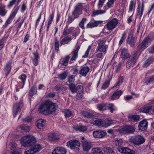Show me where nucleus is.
I'll list each match as a JSON object with an SVG mask.
<instances>
[{
    "instance_id": "obj_1",
    "label": "nucleus",
    "mask_w": 154,
    "mask_h": 154,
    "mask_svg": "<svg viewBox=\"0 0 154 154\" xmlns=\"http://www.w3.org/2000/svg\"><path fill=\"white\" fill-rule=\"evenodd\" d=\"M57 107L56 103H52L50 101H47L40 105L38 110L40 113L48 115L55 111Z\"/></svg>"
},
{
    "instance_id": "obj_2",
    "label": "nucleus",
    "mask_w": 154,
    "mask_h": 154,
    "mask_svg": "<svg viewBox=\"0 0 154 154\" xmlns=\"http://www.w3.org/2000/svg\"><path fill=\"white\" fill-rule=\"evenodd\" d=\"M20 143L24 147H30L36 142V138L32 135H28L22 137L20 140Z\"/></svg>"
},
{
    "instance_id": "obj_3",
    "label": "nucleus",
    "mask_w": 154,
    "mask_h": 154,
    "mask_svg": "<svg viewBox=\"0 0 154 154\" xmlns=\"http://www.w3.org/2000/svg\"><path fill=\"white\" fill-rule=\"evenodd\" d=\"M114 143L118 151L124 154H136V152L128 147H125L122 146V141L121 139L116 140Z\"/></svg>"
},
{
    "instance_id": "obj_4",
    "label": "nucleus",
    "mask_w": 154,
    "mask_h": 154,
    "mask_svg": "<svg viewBox=\"0 0 154 154\" xmlns=\"http://www.w3.org/2000/svg\"><path fill=\"white\" fill-rule=\"evenodd\" d=\"M70 90L73 94L76 93H77V96L79 98H82L83 94V86L80 85L77 86L75 85L73 83L68 85Z\"/></svg>"
},
{
    "instance_id": "obj_5",
    "label": "nucleus",
    "mask_w": 154,
    "mask_h": 154,
    "mask_svg": "<svg viewBox=\"0 0 154 154\" xmlns=\"http://www.w3.org/2000/svg\"><path fill=\"white\" fill-rule=\"evenodd\" d=\"M130 141L134 145L139 146L144 143L145 141L144 137L141 135H137L131 137Z\"/></svg>"
},
{
    "instance_id": "obj_6",
    "label": "nucleus",
    "mask_w": 154,
    "mask_h": 154,
    "mask_svg": "<svg viewBox=\"0 0 154 154\" xmlns=\"http://www.w3.org/2000/svg\"><path fill=\"white\" fill-rule=\"evenodd\" d=\"M152 40L150 36H148L144 38L142 43L138 46V49L142 51H143L150 45Z\"/></svg>"
},
{
    "instance_id": "obj_7",
    "label": "nucleus",
    "mask_w": 154,
    "mask_h": 154,
    "mask_svg": "<svg viewBox=\"0 0 154 154\" xmlns=\"http://www.w3.org/2000/svg\"><path fill=\"white\" fill-rule=\"evenodd\" d=\"M42 148V145L39 144L34 145L31 146L30 149L24 152L25 154H34L38 152Z\"/></svg>"
},
{
    "instance_id": "obj_8",
    "label": "nucleus",
    "mask_w": 154,
    "mask_h": 154,
    "mask_svg": "<svg viewBox=\"0 0 154 154\" xmlns=\"http://www.w3.org/2000/svg\"><path fill=\"white\" fill-rule=\"evenodd\" d=\"M80 145V142L76 140H71L66 143V146L72 150H77Z\"/></svg>"
},
{
    "instance_id": "obj_9",
    "label": "nucleus",
    "mask_w": 154,
    "mask_h": 154,
    "mask_svg": "<svg viewBox=\"0 0 154 154\" xmlns=\"http://www.w3.org/2000/svg\"><path fill=\"white\" fill-rule=\"evenodd\" d=\"M19 8V7L17 5L15 6L14 8L11 11L9 17L5 23V25H6V26H7L8 25L10 24L12 21L17 14Z\"/></svg>"
},
{
    "instance_id": "obj_10",
    "label": "nucleus",
    "mask_w": 154,
    "mask_h": 154,
    "mask_svg": "<svg viewBox=\"0 0 154 154\" xmlns=\"http://www.w3.org/2000/svg\"><path fill=\"white\" fill-rule=\"evenodd\" d=\"M135 131L134 128L131 126H126L120 128L119 133L122 134H128L133 133Z\"/></svg>"
},
{
    "instance_id": "obj_11",
    "label": "nucleus",
    "mask_w": 154,
    "mask_h": 154,
    "mask_svg": "<svg viewBox=\"0 0 154 154\" xmlns=\"http://www.w3.org/2000/svg\"><path fill=\"white\" fill-rule=\"evenodd\" d=\"M98 46L96 50L97 52H105L106 50V48L105 45V41L100 39L97 41Z\"/></svg>"
},
{
    "instance_id": "obj_12",
    "label": "nucleus",
    "mask_w": 154,
    "mask_h": 154,
    "mask_svg": "<svg viewBox=\"0 0 154 154\" xmlns=\"http://www.w3.org/2000/svg\"><path fill=\"white\" fill-rule=\"evenodd\" d=\"M118 21L116 18H114L109 21L105 26L109 30H112L118 24Z\"/></svg>"
},
{
    "instance_id": "obj_13",
    "label": "nucleus",
    "mask_w": 154,
    "mask_h": 154,
    "mask_svg": "<svg viewBox=\"0 0 154 154\" xmlns=\"http://www.w3.org/2000/svg\"><path fill=\"white\" fill-rule=\"evenodd\" d=\"M23 106V103L22 101L17 103L14 104L13 106V112L14 118L15 117L18 112H20L21 108Z\"/></svg>"
},
{
    "instance_id": "obj_14",
    "label": "nucleus",
    "mask_w": 154,
    "mask_h": 154,
    "mask_svg": "<svg viewBox=\"0 0 154 154\" xmlns=\"http://www.w3.org/2000/svg\"><path fill=\"white\" fill-rule=\"evenodd\" d=\"M93 134L94 137L100 138L104 137L107 134L105 130H99L94 131Z\"/></svg>"
},
{
    "instance_id": "obj_15",
    "label": "nucleus",
    "mask_w": 154,
    "mask_h": 154,
    "mask_svg": "<svg viewBox=\"0 0 154 154\" xmlns=\"http://www.w3.org/2000/svg\"><path fill=\"white\" fill-rule=\"evenodd\" d=\"M82 143L83 150L85 152H88L93 146L92 142L88 140L82 142Z\"/></svg>"
},
{
    "instance_id": "obj_16",
    "label": "nucleus",
    "mask_w": 154,
    "mask_h": 154,
    "mask_svg": "<svg viewBox=\"0 0 154 154\" xmlns=\"http://www.w3.org/2000/svg\"><path fill=\"white\" fill-rule=\"evenodd\" d=\"M80 48V47L79 46H76L75 49L72 51L71 54L69 55L70 57L72 56L70 59L71 60H75L76 58L78 56V52Z\"/></svg>"
},
{
    "instance_id": "obj_17",
    "label": "nucleus",
    "mask_w": 154,
    "mask_h": 154,
    "mask_svg": "<svg viewBox=\"0 0 154 154\" xmlns=\"http://www.w3.org/2000/svg\"><path fill=\"white\" fill-rule=\"evenodd\" d=\"M66 149L63 147H57L55 148L52 152V154H66Z\"/></svg>"
},
{
    "instance_id": "obj_18",
    "label": "nucleus",
    "mask_w": 154,
    "mask_h": 154,
    "mask_svg": "<svg viewBox=\"0 0 154 154\" xmlns=\"http://www.w3.org/2000/svg\"><path fill=\"white\" fill-rule=\"evenodd\" d=\"M148 125V122L146 120H143L139 123L138 127L139 130L142 131L147 129Z\"/></svg>"
},
{
    "instance_id": "obj_19",
    "label": "nucleus",
    "mask_w": 154,
    "mask_h": 154,
    "mask_svg": "<svg viewBox=\"0 0 154 154\" xmlns=\"http://www.w3.org/2000/svg\"><path fill=\"white\" fill-rule=\"evenodd\" d=\"M144 4L143 1V0L141 3H139L137 9V15L139 16L140 18H141L144 11Z\"/></svg>"
},
{
    "instance_id": "obj_20",
    "label": "nucleus",
    "mask_w": 154,
    "mask_h": 154,
    "mask_svg": "<svg viewBox=\"0 0 154 154\" xmlns=\"http://www.w3.org/2000/svg\"><path fill=\"white\" fill-rule=\"evenodd\" d=\"M90 69L88 66H84L82 67L79 70V74L82 76L85 77L89 72Z\"/></svg>"
},
{
    "instance_id": "obj_21",
    "label": "nucleus",
    "mask_w": 154,
    "mask_h": 154,
    "mask_svg": "<svg viewBox=\"0 0 154 154\" xmlns=\"http://www.w3.org/2000/svg\"><path fill=\"white\" fill-rule=\"evenodd\" d=\"M121 51L120 56L123 60L127 59L129 58L130 55L127 49L123 48L121 50Z\"/></svg>"
},
{
    "instance_id": "obj_22",
    "label": "nucleus",
    "mask_w": 154,
    "mask_h": 154,
    "mask_svg": "<svg viewBox=\"0 0 154 154\" xmlns=\"http://www.w3.org/2000/svg\"><path fill=\"white\" fill-rule=\"evenodd\" d=\"M72 39L71 37L66 36L62 38L60 41V46L65 44H68L70 43Z\"/></svg>"
},
{
    "instance_id": "obj_23",
    "label": "nucleus",
    "mask_w": 154,
    "mask_h": 154,
    "mask_svg": "<svg viewBox=\"0 0 154 154\" xmlns=\"http://www.w3.org/2000/svg\"><path fill=\"white\" fill-rule=\"evenodd\" d=\"M123 92L121 90L116 91L110 97V99L111 100H114L118 99L122 94Z\"/></svg>"
},
{
    "instance_id": "obj_24",
    "label": "nucleus",
    "mask_w": 154,
    "mask_h": 154,
    "mask_svg": "<svg viewBox=\"0 0 154 154\" xmlns=\"http://www.w3.org/2000/svg\"><path fill=\"white\" fill-rule=\"evenodd\" d=\"M103 23L102 21H95L94 22H90L87 25L86 28H92L97 26L99 24H101Z\"/></svg>"
},
{
    "instance_id": "obj_25",
    "label": "nucleus",
    "mask_w": 154,
    "mask_h": 154,
    "mask_svg": "<svg viewBox=\"0 0 154 154\" xmlns=\"http://www.w3.org/2000/svg\"><path fill=\"white\" fill-rule=\"evenodd\" d=\"M127 43L131 47H133L135 45V38L133 37L132 34L130 33L129 35L127 40Z\"/></svg>"
},
{
    "instance_id": "obj_26",
    "label": "nucleus",
    "mask_w": 154,
    "mask_h": 154,
    "mask_svg": "<svg viewBox=\"0 0 154 154\" xmlns=\"http://www.w3.org/2000/svg\"><path fill=\"white\" fill-rule=\"evenodd\" d=\"M46 124V121L44 119H40L38 120L36 122L37 127L39 129H43Z\"/></svg>"
},
{
    "instance_id": "obj_27",
    "label": "nucleus",
    "mask_w": 154,
    "mask_h": 154,
    "mask_svg": "<svg viewBox=\"0 0 154 154\" xmlns=\"http://www.w3.org/2000/svg\"><path fill=\"white\" fill-rule=\"evenodd\" d=\"M128 120L132 122H137L140 120V117L138 115H130L128 116Z\"/></svg>"
},
{
    "instance_id": "obj_28",
    "label": "nucleus",
    "mask_w": 154,
    "mask_h": 154,
    "mask_svg": "<svg viewBox=\"0 0 154 154\" xmlns=\"http://www.w3.org/2000/svg\"><path fill=\"white\" fill-rule=\"evenodd\" d=\"M136 61L129 58L126 63L127 68L130 69L131 66H134L136 65Z\"/></svg>"
},
{
    "instance_id": "obj_29",
    "label": "nucleus",
    "mask_w": 154,
    "mask_h": 154,
    "mask_svg": "<svg viewBox=\"0 0 154 154\" xmlns=\"http://www.w3.org/2000/svg\"><path fill=\"white\" fill-rule=\"evenodd\" d=\"M33 54L34 55V57L32 60L34 65L36 66L38 64V60L39 58V55L37 51H36V53H33Z\"/></svg>"
},
{
    "instance_id": "obj_30",
    "label": "nucleus",
    "mask_w": 154,
    "mask_h": 154,
    "mask_svg": "<svg viewBox=\"0 0 154 154\" xmlns=\"http://www.w3.org/2000/svg\"><path fill=\"white\" fill-rule=\"evenodd\" d=\"M113 120L108 119L103 120V127L106 128L111 125L113 123Z\"/></svg>"
},
{
    "instance_id": "obj_31",
    "label": "nucleus",
    "mask_w": 154,
    "mask_h": 154,
    "mask_svg": "<svg viewBox=\"0 0 154 154\" xmlns=\"http://www.w3.org/2000/svg\"><path fill=\"white\" fill-rule=\"evenodd\" d=\"M74 29V27H71L69 29H68L67 27L65 28L63 33V35H67L71 33Z\"/></svg>"
},
{
    "instance_id": "obj_32",
    "label": "nucleus",
    "mask_w": 154,
    "mask_h": 154,
    "mask_svg": "<svg viewBox=\"0 0 154 154\" xmlns=\"http://www.w3.org/2000/svg\"><path fill=\"white\" fill-rule=\"evenodd\" d=\"M152 107L151 105L149 104L146 105L140 109V111L142 112L147 113L149 112V110Z\"/></svg>"
},
{
    "instance_id": "obj_33",
    "label": "nucleus",
    "mask_w": 154,
    "mask_h": 154,
    "mask_svg": "<svg viewBox=\"0 0 154 154\" xmlns=\"http://www.w3.org/2000/svg\"><path fill=\"white\" fill-rule=\"evenodd\" d=\"M11 68V61H8L6 64V66L5 69V72H7L6 75L7 76L8 75L10 72Z\"/></svg>"
},
{
    "instance_id": "obj_34",
    "label": "nucleus",
    "mask_w": 154,
    "mask_h": 154,
    "mask_svg": "<svg viewBox=\"0 0 154 154\" xmlns=\"http://www.w3.org/2000/svg\"><path fill=\"white\" fill-rule=\"evenodd\" d=\"M105 104L106 109H109L111 113H113V111L116 110L114 108V106L113 103H106Z\"/></svg>"
},
{
    "instance_id": "obj_35",
    "label": "nucleus",
    "mask_w": 154,
    "mask_h": 154,
    "mask_svg": "<svg viewBox=\"0 0 154 154\" xmlns=\"http://www.w3.org/2000/svg\"><path fill=\"white\" fill-rule=\"evenodd\" d=\"M103 120L101 119H98L95 120L93 122V123L97 126L99 127H103Z\"/></svg>"
},
{
    "instance_id": "obj_36",
    "label": "nucleus",
    "mask_w": 154,
    "mask_h": 154,
    "mask_svg": "<svg viewBox=\"0 0 154 154\" xmlns=\"http://www.w3.org/2000/svg\"><path fill=\"white\" fill-rule=\"evenodd\" d=\"M81 114L83 117L86 118H92L94 117V115L92 114L87 111L82 112Z\"/></svg>"
},
{
    "instance_id": "obj_37",
    "label": "nucleus",
    "mask_w": 154,
    "mask_h": 154,
    "mask_svg": "<svg viewBox=\"0 0 154 154\" xmlns=\"http://www.w3.org/2000/svg\"><path fill=\"white\" fill-rule=\"evenodd\" d=\"M103 154H115L113 150L109 147L104 148L103 149Z\"/></svg>"
},
{
    "instance_id": "obj_38",
    "label": "nucleus",
    "mask_w": 154,
    "mask_h": 154,
    "mask_svg": "<svg viewBox=\"0 0 154 154\" xmlns=\"http://www.w3.org/2000/svg\"><path fill=\"white\" fill-rule=\"evenodd\" d=\"M153 59L152 57L149 58L144 62L143 66L144 68H146L153 61Z\"/></svg>"
},
{
    "instance_id": "obj_39",
    "label": "nucleus",
    "mask_w": 154,
    "mask_h": 154,
    "mask_svg": "<svg viewBox=\"0 0 154 154\" xmlns=\"http://www.w3.org/2000/svg\"><path fill=\"white\" fill-rule=\"evenodd\" d=\"M139 57L138 52L136 51H134L132 53L129 58L137 61V60Z\"/></svg>"
},
{
    "instance_id": "obj_40",
    "label": "nucleus",
    "mask_w": 154,
    "mask_h": 154,
    "mask_svg": "<svg viewBox=\"0 0 154 154\" xmlns=\"http://www.w3.org/2000/svg\"><path fill=\"white\" fill-rule=\"evenodd\" d=\"M48 139L51 141H54L58 139L59 137L54 133L49 134L48 136Z\"/></svg>"
},
{
    "instance_id": "obj_41",
    "label": "nucleus",
    "mask_w": 154,
    "mask_h": 154,
    "mask_svg": "<svg viewBox=\"0 0 154 154\" xmlns=\"http://www.w3.org/2000/svg\"><path fill=\"white\" fill-rule=\"evenodd\" d=\"M70 56L68 55L63 58L61 61V64L62 65L66 66L67 65L68 61L70 59Z\"/></svg>"
},
{
    "instance_id": "obj_42",
    "label": "nucleus",
    "mask_w": 154,
    "mask_h": 154,
    "mask_svg": "<svg viewBox=\"0 0 154 154\" xmlns=\"http://www.w3.org/2000/svg\"><path fill=\"white\" fill-rule=\"evenodd\" d=\"M54 46L55 48V51L57 52H58L59 51V42L57 37H56L54 39Z\"/></svg>"
},
{
    "instance_id": "obj_43",
    "label": "nucleus",
    "mask_w": 154,
    "mask_h": 154,
    "mask_svg": "<svg viewBox=\"0 0 154 154\" xmlns=\"http://www.w3.org/2000/svg\"><path fill=\"white\" fill-rule=\"evenodd\" d=\"M92 154H103V152L99 148H94L91 151Z\"/></svg>"
},
{
    "instance_id": "obj_44",
    "label": "nucleus",
    "mask_w": 154,
    "mask_h": 154,
    "mask_svg": "<svg viewBox=\"0 0 154 154\" xmlns=\"http://www.w3.org/2000/svg\"><path fill=\"white\" fill-rule=\"evenodd\" d=\"M63 112L66 118L69 117L72 115V112L69 109H65L63 110Z\"/></svg>"
},
{
    "instance_id": "obj_45",
    "label": "nucleus",
    "mask_w": 154,
    "mask_h": 154,
    "mask_svg": "<svg viewBox=\"0 0 154 154\" xmlns=\"http://www.w3.org/2000/svg\"><path fill=\"white\" fill-rule=\"evenodd\" d=\"M7 13V11L5 9V6H0V15L2 16H4Z\"/></svg>"
},
{
    "instance_id": "obj_46",
    "label": "nucleus",
    "mask_w": 154,
    "mask_h": 154,
    "mask_svg": "<svg viewBox=\"0 0 154 154\" xmlns=\"http://www.w3.org/2000/svg\"><path fill=\"white\" fill-rule=\"evenodd\" d=\"M75 129L76 131L84 132L87 130V128L85 126H76L75 127Z\"/></svg>"
},
{
    "instance_id": "obj_47",
    "label": "nucleus",
    "mask_w": 154,
    "mask_h": 154,
    "mask_svg": "<svg viewBox=\"0 0 154 154\" xmlns=\"http://www.w3.org/2000/svg\"><path fill=\"white\" fill-rule=\"evenodd\" d=\"M83 9L82 4L79 3L75 7L74 11L80 13H81Z\"/></svg>"
},
{
    "instance_id": "obj_48",
    "label": "nucleus",
    "mask_w": 154,
    "mask_h": 154,
    "mask_svg": "<svg viewBox=\"0 0 154 154\" xmlns=\"http://www.w3.org/2000/svg\"><path fill=\"white\" fill-rule=\"evenodd\" d=\"M123 78L122 76L119 77L118 78V82L114 86L113 88H114L117 87H118L120 85H121L123 82Z\"/></svg>"
},
{
    "instance_id": "obj_49",
    "label": "nucleus",
    "mask_w": 154,
    "mask_h": 154,
    "mask_svg": "<svg viewBox=\"0 0 154 154\" xmlns=\"http://www.w3.org/2000/svg\"><path fill=\"white\" fill-rule=\"evenodd\" d=\"M110 81V79H108L107 80H106L104 83L103 84L101 88L102 89H105L108 87Z\"/></svg>"
},
{
    "instance_id": "obj_50",
    "label": "nucleus",
    "mask_w": 154,
    "mask_h": 154,
    "mask_svg": "<svg viewBox=\"0 0 154 154\" xmlns=\"http://www.w3.org/2000/svg\"><path fill=\"white\" fill-rule=\"evenodd\" d=\"M106 11L104 10H97L93 12V16L98 15L99 14H103L105 13Z\"/></svg>"
},
{
    "instance_id": "obj_51",
    "label": "nucleus",
    "mask_w": 154,
    "mask_h": 154,
    "mask_svg": "<svg viewBox=\"0 0 154 154\" xmlns=\"http://www.w3.org/2000/svg\"><path fill=\"white\" fill-rule=\"evenodd\" d=\"M135 4L134 2L133 1H131L129 7V11L132 12L133 11H134L135 8Z\"/></svg>"
},
{
    "instance_id": "obj_52",
    "label": "nucleus",
    "mask_w": 154,
    "mask_h": 154,
    "mask_svg": "<svg viewBox=\"0 0 154 154\" xmlns=\"http://www.w3.org/2000/svg\"><path fill=\"white\" fill-rule=\"evenodd\" d=\"M87 19L86 18H83L82 20L80 22L79 24V26L82 29H84L85 28L84 26V24L86 22Z\"/></svg>"
},
{
    "instance_id": "obj_53",
    "label": "nucleus",
    "mask_w": 154,
    "mask_h": 154,
    "mask_svg": "<svg viewBox=\"0 0 154 154\" xmlns=\"http://www.w3.org/2000/svg\"><path fill=\"white\" fill-rule=\"evenodd\" d=\"M20 128L21 130L26 132L29 131L30 129V127L29 126L25 125H21L20 126Z\"/></svg>"
},
{
    "instance_id": "obj_54",
    "label": "nucleus",
    "mask_w": 154,
    "mask_h": 154,
    "mask_svg": "<svg viewBox=\"0 0 154 154\" xmlns=\"http://www.w3.org/2000/svg\"><path fill=\"white\" fill-rule=\"evenodd\" d=\"M97 108L99 110L101 111L106 109L105 103L98 104L97 106Z\"/></svg>"
},
{
    "instance_id": "obj_55",
    "label": "nucleus",
    "mask_w": 154,
    "mask_h": 154,
    "mask_svg": "<svg viewBox=\"0 0 154 154\" xmlns=\"http://www.w3.org/2000/svg\"><path fill=\"white\" fill-rule=\"evenodd\" d=\"M67 76V74L66 72H64L61 74H60L58 75V78L60 80H64Z\"/></svg>"
},
{
    "instance_id": "obj_56",
    "label": "nucleus",
    "mask_w": 154,
    "mask_h": 154,
    "mask_svg": "<svg viewBox=\"0 0 154 154\" xmlns=\"http://www.w3.org/2000/svg\"><path fill=\"white\" fill-rule=\"evenodd\" d=\"M126 33L124 32L122 35V36L119 41V45H121L122 43L125 41L126 38Z\"/></svg>"
},
{
    "instance_id": "obj_57",
    "label": "nucleus",
    "mask_w": 154,
    "mask_h": 154,
    "mask_svg": "<svg viewBox=\"0 0 154 154\" xmlns=\"http://www.w3.org/2000/svg\"><path fill=\"white\" fill-rule=\"evenodd\" d=\"M10 149L12 150V151L18 150L17 147V144L14 143H12L10 144Z\"/></svg>"
},
{
    "instance_id": "obj_58",
    "label": "nucleus",
    "mask_w": 154,
    "mask_h": 154,
    "mask_svg": "<svg viewBox=\"0 0 154 154\" xmlns=\"http://www.w3.org/2000/svg\"><path fill=\"white\" fill-rule=\"evenodd\" d=\"M26 75L24 74H22L21 76L20 79H21L23 82V85L21 87V88H23L24 85L25 83V81L26 80Z\"/></svg>"
},
{
    "instance_id": "obj_59",
    "label": "nucleus",
    "mask_w": 154,
    "mask_h": 154,
    "mask_svg": "<svg viewBox=\"0 0 154 154\" xmlns=\"http://www.w3.org/2000/svg\"><path fill=\"white\" fill-rule=\"evenodd\" d=\"M75 75H72L68 76V81L70 84L72 83L75 80Z\"/></svg>"
},
{
    "instance_id": "obj_60",
    "label": "nucleus",
    "mask_w": 154,
    "mask_h": 154,
    "mask_svg": "<svg viewBox=\"0 0 154 154\" xmlns=\"http://www.w3.org/2000/svg\"><path fill=\"white\" fill-rule=\"evenodd\" d=\"M54 12H52V13L51 14H50L49 17V18L48 21V25H51V24L52 23V22L53 20L54 19Z\"/></svg>"
},
{
    "instance_id": "obj_61",
    "label": "nucleus",
    "mask_w": 154,
    "mask_h": 154,
    "mask_svg": "<svg viewBox=\"0 0 154 154\" xmlns=\"http://www.w3.org/2000/svg\"><path fill=\"white\" fill-rule=\"evenodd\" d=\"M82 14V13H80L74 11L72 12V15L74 18H77L79 16V15Z\"/></svg>"
},
{
    "instance_id": "obj_62",
    "label": "nucleus",
    "mask_w": 154,
    "mask_h": 154,
    "mask_svg": "<svg viewBox=\"0 0 154 154\" xmlns=\"http://www.w3.org/2000/svg\"><path fill=\"white\" fill-rule=\"evenodd\" d=\"M91 46L90 45H89L88 48L87 49V51H86L85 54L82 57L85 58H86L88 57L89 53L90 52V50L91 49Z\"/></svg>"
},
{
    "instance_id": "obj_63",
    "label": "nucleus",
    "mask_w": 154,
    "mask_h": 154,
    "mask_svg": "<svg viewBox=\"0 0 154 154\" xmlns=\"http://www.w3.org/2000/svg\"><path fill=\"white\" fill-rule=\"evenodd\" d=\"M55 96V93L54 92H51L46 95V97L48 98H53Z\"/></svg>"
},
{
    "instance_id": "obj_64",
    "label": "nucleus",
    "mask_w": 154,
    "mask_h": 154,
    "mask_svg": "<svg viewBox=\"0 0 154 154\" xmlns=\"http://www.w3.org/2000/svg\"><path fill=\"white\" fill-rule=\"evenodd\" d=\"M152 82H154V75H153L152 77L146 81L145 82V83L147 85H148Z\"/></svg>"
}]
</instances>
